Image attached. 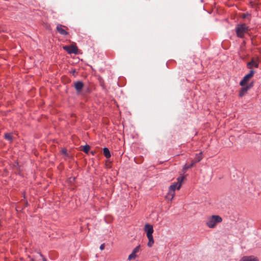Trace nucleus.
<instances>
[{"mask_svg": "<svg viewBox=\"0 0 261 261\" xmlns=\"http://www.w3.org/2000/svg\"><path fill=\"white\" fill-rule=\"evenodd\" d=\"M222 221V218L219 215H212L207 217L206 220V225L210 228H215L217 224Z\"/></svg>", "mask_w": 261, "mask_h": 261, "instance_id": "f257e3e1", "label": "nucleus"}, {"mask_svg": "<svg viewBox=\"0 0 261 261\" xmlns=\"http://www.w3.org/2000/svg\"><path fill=\"white\" fill-rule=\"evenodd\" d=\"M144 230L146 233V236L148 239L147 246L149 247H151L154 243L152 236V233L153 232V226L148 223L145 224L144 227Z\"/></svg>", "mask_w": 261, "mask_h": 261, "instance_id": "f03ea898", "label": "nucleus"}, {"mask_svg": "<svg viewBox=\"0 0 261 261\" xmlns=\"http://www.w3.org/2000/svg\"><path fill=\"white\" fill-rule=\"evenodd\" d=\"M185 177L182 176L181 177H178L177 178V181L176 183L173 184L171 185L169 188V194L172 197H174L175 196V191L176 189L179 190L182 182L184 179Z\"/></svg>", "mask_w": 261, "mask_h": 261, "instance_id": "7ed1b4c3", "label": "nucleus"}, {"mask_svg": "<svg viewBox=\"0 0 261 261\" xmlns=\"http://www.w3.org/2000/svg\"><path fill=\"white\" fill-rule=\"evenodd\" d=\"M249 31V27L245 24H238L236 28L237 35L239 38H243L245 33Z\"/></svg>", "mask_w": 261, "mask_h": 261, "instance_id": "20e7f679", "label": "nucleus"}, {"mask_svg": "<svg viewBox=\"0 0 261 261\" xmlns=\"http://www.w3.org/2000/svg\"><path fill=\"white\" fill-rule=\"evenodd\" d=\"M254 74V71L251 70L249 73L246 74L243 78V79L240 82V85L241 86H244L247 85L248 82L252 78Z\"/></svg>", "mask_w": 261, "mask_h": 261, "instance_id": "39448f33", "label": "nucleus"}, {"mask_svg": "<svg viewBox=\"0 0 261 261\" xmlns=\"http://www.w3.org/2000/svg\"><path fill=\"white\" fill-rule=\"evenodd\" d=\"M56 29L58 32L62 35L66 36L68 35V33L66 31V30H68V28L66 26L63 25L61 24H58Z\"/></svg>", "mask_w": 261, "mask_h": 261, "instance_id": "423d86ee", "label": "nucleus"}, {"mask_svg": "<svg viewBox=\"0 0 261 261\" xmlns=\"http://www.w3.org/2000/svg\"><path fill=\"white\" fill-rule=\"evenodd\" d=\"M63 49L70 54L72 53L76 54L77 53V47L74 45L64 46Z\"/></svg>", "mask_w": 261, "mask_h": 261, "instance_id": "0eeeda50", "label": "nucleus"}, {"mask_svg": "<svg viewBox=\"0 0 261 261\" xmlns=\"http://www.w3.org/2000/svg\"><path fill=\"white\" fill-rule=\"evenodd\" d=\"M253 83L252 82L249 85L243 86V87L241 89L240 92H239V96L240 97H243L247 92V91L253 87Z\"/></svg>", "mask_w": 261, "mask_h": 261, "instance_id": "6e6552de", "label": "nucleus"}, {"mask_svg": "<svg viewBox=\"0 0 261 261\" xmlns=\"http://www.w3.org/2000/svg\"><path fill=\"white\" fill-rule=\"evenodd\" d=\"M74 87L77 93H79L82 91L84 87V84L81 81H77L74 83Z\"/></svg>", "mask_w": 261, "mask_h": 261, "instance_id": "1a4fd4ad", "label": "nucleus"}, {"mask_svg": "<svg viewBox=\"0 0 261 261\" xmlns=\"http://www.w3.org/2000/svg\"><path fill=\"white\" fill-rule=\"evenodd\" d=\"M240 261H259L257 257L253 255L244 256L241 258Z\"/></svg>", "mask_w": 261, "mask_h": 261, "instance_id": "9d476101", "label": "nucleus"}, {"mask_svg": "<svg viewBox=\"0 0 261 261\" xmlns=\"http://www.w3.org/2000/svg\"><path fill=\"white\" fill-rule=\"evenodd\" d=\"M247 67L249 69H252L253 67L257 68L258 67V63L252 59L250 62L247 63Z\"/></svg>", "mask_w": 261, "mask_h": 261, "instance_id": "9b49d317", "label": "nucleus"}, {"mask_svg": "<svg viewBox=\"0 0 261 261\" xmlns=\"http://www.w3.org/2000/svg\"><path fill=\"white\" fill-rule=\"evenodd\" d=\"M103 154L106 158H110L111 157V153L109 149L107 147H105L103 149Z\"/></svg>", "mask_w": 261, "mask_h": 261, "instance_id": "f8f14e48", "label": "nucleus"}, {"mask_svg": "<svg viewBox=\"0 0 261 261\" xmlns=\"http://www.w3.org/2000/svg\"><path fill=\"white\" fill-rule=\"evenodd\" d=\"M202 159V152H200L198 154H197L195 156V161L194 162L195 163L197 162H200Z\"/></svg>", "mask_w": 261, "mask_h": 261, "instance_id": "ddd939ff", "label": "nucleus"}, {"mask_svg": "<svg viewBox=\"0 0 261 261\" xmlns=\"http://www.w3.org/2000/svg\"><path fill=\"white\" fill-rule=\"evenodd\" d=\"M82 148L81 150L83 151L84 152L87 153L90 149V146L88 145H86L85 146H81Z\"/></svg>", "mask_w": 261, "mask_h": 261, "instance_id": "4468645a", "label": "nucleus"}, {"mask_svg": "<svg viewBox=\"0 0 261 261\" xmlns=\"http://www.w3.org/2000/svg\"><path fill=\"white\" fill-rule=\"evenodd\" d=\"M195 164V163L194 162V161H192L191 164H190V165H188L187 164H185L183 168L184 170H186L191 168L192 167H193L194 165Z\"/></svg>", "mask_w": 261, "mask_h": 261, "instance_id": "2eb2a0df", "label": "nucleus"}, {"mask_svg": "<svg viewBox=\"0 0 261 261\" xmlns=\"http://www.w3.org/2000/svg\"><path fill=\"white\" fill-rule=\"evenodd\" d=\"M5 138L10 141H12V135L11 134L7 133L5 134Z\"/></svg>", "mask_w": 261, "mask_h": 261, "instance_id": "dca6fc26", "label": "nucleus"}, {"mask_svg": "<svg viewBox=\"0 0 261 261\" xmlns=\"http://www.w3.org/2000/svg\"><path fill=\"white\" fill-rule=\"evenodd\" d=\"M136 254H135V253H133V252H132V253H131V254L128 256V259L129 260H132V259H133V258H135V257H136Z\"/></svg>", "mask_w": 261, "mask_h": 261, "instance_id": "f3484780", "label": "nucleus"}, {"mask_svg": "<svg viewBox=\"0 0 261 261\" xmlns=\"http://www.w3.org/2000/svg\"><path fill=\"white\" fill-rule=\"evenodd\" d=\"M174 197H172L171 195L169 194V191H168V194L166 196V198L170 200H172Z\"/></svg>", "mask_w": 261, "mask_h": 261, "instance_id": "a211bd4d", "label": "nucleus"}, {"mask_svg": "<svg viewBox=\"0 0 261 261\" xmlns=\"http://www.w3.org/2000/svg\"><path fill=\"white\" fill-rule=\"evenodd\" d=\"M140 249V245L137 246L133 251V252L134 253H136L139 251Z\"/></svg>", "mask_w": 261, "mask_h": 261, "instance_id": "6ab92c4d", "label": "nucleus"}, {"mask_svg": "<svg viewBox=\"0 0 261 261\" xmlns=\"http://www.w3.org/2000/svg\"><path fill=\"white\" fill-rule=\"evenodd\" d=\"M62 153L64 154H65V155L67 156L68 155V154H67V150L66 149H63L62 150Z\"/></svg>", "mask_w": 261, "mask_h": 261, "instance_id": "aec40b11", "label": "nucleus"}, {"mask_svg": "<svg viewBox=\"0 0 261 261\" xmlns=\"http://www.w3.org/2000/svg\"><path fill=\"white\" fill-rule=\"evenodd\" d=\"M105 244L103 243V244H101V245H100V248H100V249L101 250H103L105 249Z\"/></svg>", "mask_w": 261, "mask_h": 261, "instance_id": "412c9836", "label": "nucleus"}, {"mask_svg": "<svg viewBox=\"0 0 261 261\" xmlns=\"http://www.w3.org/2000/svg\"><path fill=\"white\" fill-rule=\"evenodd\" d=\"M40 256H41V257H42V258H43V261H46V259L44 257H43V256L42 255V254H40Z\"/></svg>", "mask_w": 261, "mask_h": 261, "instance_id": "4be33fe9", "label": "nucleus"}, {"mask_svg": "<svg viewBox=\"0 0 261 261\" xmlns=\"http://www.w3.org/2000/svg\"><path fill=\"white\" fill-rule=\"evenodd\" d=\"M222 46L223 47H224V44H222Z\"/></svg>", "mask_w": 261, "mask_h": 261, "instance_id": "5701e85b", "label": "nucleus"}, {"mask_svg": "<svg viewBox=\"0 0 261 261\" xmlns=\"http://www.w3.org/2000/svg\"><path fill=\"white\" fill-rule=\"evenodd\" d=\"M31 261H34V259H32Z\"/></svg>", "mask_w": 261, "mask_h": 261, "instance_id": "b1692460", "label": "nucleus"}]
</instances>
